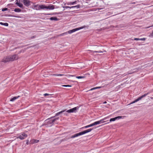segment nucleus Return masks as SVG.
I'll return each instance as SVG.
<instances>
[{"instance_id":"nucleus-13","label":"nucleus","mask_w":153,"mask_h":153,"mask_svg":"<svg viewBox=\"0 0 153 153\" xmlns=\"http://www.w3.org/2000/svg\"><path fill=\"white\" fill-rule=\"evenodd\" d=\"M49 19L51 21H57L59 20L56 17H51Z\"/></svg>"},{"instance_id":"nucleus-45","label":"nucleus","mask_w":153,"mask_h":153,"mask_svg":"<svg viewBox=\"0 0 153 153\" xmlns=\"http://www.w3.org/2000/svg\"><path fill=\"white\" fill-rule=\"evenodd\" d=\"M71 82H76V81H73L72 80H71Z\"/></svg>"},{"instance_id":"nucleus-31","label":"nucleus","mask_w":153,"mask_h":153,"mask_svg":"<svg viewBox=\"0 0 153 153\" xmlns=\"http://www.w3.org/2000/svg\"><path fill=\"white\" fill-rule=\"evenodd\" d=\"M76 78L78 79H83L85 78L84 76H76Z\"/></svg>"},{"instance_id":"nucleus-15","label":"nucleus","mask_w":153,"mask_h":153,"mask_svg":"<svg viewBox=\"0 0 153 153\" xmlns=\"http://www.w3.org/2000/svg\"><path fill=\"white\" fill-rule=\"evenodd\" d=\"M77 2L76 1H74L73 2H69L67 3V4L68 5H73L76 4L77 3Z\"/></svg>"},{"instance_id":"nucleus-11","label":"nucleus","mask_w":153,"mask_h":153,"mask_svg":"<svg viewBox=\"0 0 153 153\" xmlns=\"http://www.w3.org/2000/svg\"><path fill=\"white\" fill-rule=\"evenodd\" d=\"M54 5L52 4H49L48 6H47L46 9H49V10H53L54 9Z\"/></svg>"},{"instance_id":"nucleus-33","label":"nucleus","mask_w":153,"mask_h":153,"mask_svg":"<svg viewBox=\"0 0 153 153\" xmlns=\"http://www.w3.org/2000/svg\"><path fill=\"white\" fill-rule=\"evenodd\" d=\"M62 86L64 87H71L72 86L69 85H62Z\"/></svg>"},{"instance_id":"nucleus-30","label":"nucleus","mask_w":153,"mask_h":153,"mask_svg":"<svg viewBox=\"0 0 153 153\" xmlns=\"http://www.w3.org/2000/svg\"><path fill=\"white\" fill-rule=\"evenodd\" d=\"M67 34H68L67 32H65V33H64L61 34H60L59 35V36H63L65 35H66Z\"/></svg>"},{"instance_id":"nucleus-6","label":"nucleus","mask_w":153,"mask_h":153,"mask_svg":"<svg viewBox=\"0 0 153 153\" xmlns=\"http://www.w3.org/2000/svg\"><path fill=\"white\" fill-rule=\"evenodd\" d=\"M11 57V61H13L15 60H16L19 58V56L17 54H15L13 55L10 56Z\"/></svg>"},{"instance_id":"nucleus-25","label":"nucleus","mask_w":153,"mask_h":153,"mask_svg":"<svg viewBox=\"0 0 153 153\" xmlns=\"http://www.w3.org/2000/svg\"><path fill=\"white\" fill-rule=\"evenodd\" d=\"M106 119V118H104L103 119H102L100 120H99L100 122V123L101 124L105 123V121H104V120Z\"/></svg>"},{"instance_id":"nucleus-5","label":"nucleus","mask_w":153,"mask_h":153,"mask_svg":"<svg viewBox=\"0 0 153 153\" xmlns=\"http://www.w3.org/2000/svg\"><path fill=\"white\" fill-rule=\"evenodd\" d=\"M27 135L24 133H22L21 135H19L17 137V138H19L21 140H23L27 137Z\"/></svg>"},{"instance_id":"nucleus-27","label":"nucleus","mask_w":153,"mask_h":153,"mask_svg":"<svg viewBox=\"0 0 153 153\" xmlns=\"http://www.w3.org/2000/svg\"><path fill=\"white\" fill-rule=\"evenodd\" d=\"M101 87H94V88H91L90 90L92 91V90L96 89H97L100 88H101Z\"/></svg>"},{"instance_id":"nucleus-49","label":"nucleus","mask_w":153,"mask_h":153,"mask_svg":"<svg viewBox=\"0 0 153 153\" xmlns=\"http://www.w3.org/2000/svg\"><path fill=\"white\" fill-rule=\"evenodd\" d=\"M153 64V62H152Z\"/></svg>"},{"instance_id":"nucleus-14","label":"nucleus","mask_w":153,"mask_h":153,"mask_svg":"<svg viewBox=\"0 0 153 153\" xmlns=\"http://www.w3.org/2000/svg\"><path fill=\"white\" fill-rule=\"evenodd\" d=\"M20 97V96H17L14 97H13L11 98L10 101L13 102L19 98Z\"/></svg>"},{"instance_id":"nucleus-20","label":"nucleus","mask_w":153,"mask_h":153,"mask_svg":"<svg viewBox=\"0 0 153 153\" xmlns=\"http://www.w3.org/2000/svg\"><path fill=\"white\" fill-rule=\"evenodd\" d=\"M91 51L93 53H103V52H106V51L105 50H104L103 51Z\"/></svg>"},{"instance_id":"nucleus-19","label":"nucleus","mask_w":153,"mask_h":153,"mask_svg":"<svg viewBox=\"0 0 153 153\" xmlns=\"http://www.w3.org/2000/svg\"><path fill=\"white\" fill-rule=\"evenodd\" d=\"M126 117V116H118L117 117H116L117 120L119 119H124L125 117Z\"/></svg>"},{"instance_id":"nucleus-38","label":"nucleus","mask_w":153,"mask_h":153,"mask_svg":"<svg viewBox=\"0 0 153 153\" xmlns=\"http://www.w3.org/2000/svg\"><path fill=\"white\" fill-rule=\"evenodd\" d=\"M93 129V128H89L87 130H88V132H89L91 131Z\"/></svg>"},{"instance_id":"nucleus-21","label":"nucleus","mask_w":153,"mask_h":153,"mask_svg":"<svg viewBox=\"0 0 153 153\" xmlns=\"http://www.w3.org/2000/svg\"><path fill=\"white\" fill-rule=\"evenodd\" d=\"M52 94H49L47 93H45L44 94V96H48V97H47V98H51V96Z\"/></svg>"},{"instance_id":"nucleus-42","label":"nucleus","mask_w":153,"mask_h":153,"mask_svg":"<svg viewBox=\"0 0 153 153\" xmlns=\"http://www.w3.org/2000/svg\"><path fill=\"white\" fill-rule=\"evenodd\" d=\"M29 140H27V142H26V144H27V145H28L29 144Z\"/></svg>"},{"instance_id":"nucleus-2","label":"nucleus","mask_w":153,"mask_h":153,"mask_svg":"<svg viewBox=\"0 0 153 153\" xmlns=\"http://www.w3.org/2000/svg\"><path fill=\"white\" fill-rule=\"evenodd\" d=\"M148 94H149V93H147V94H144L143 95H142L141 96L138 97L137 99H136L134 100L131 102V103L127 104V105H129L130 104L133 103H135V102H136L139 100H141L144 97H146Z\"/></svg>"},{"instance_id":"nucleus-8","label":"nucleus","mask_w":153,"mask_h":153,"mask_svg":"<svg viewBox=\"0 0 153 153\" xmlns=\"http://www.w3.org/2000/svg\"><path fill=\"white\" fill-rule=\"evenodd\" d=\"M23 3L25 5L28 7L30 5V1L29 0H23Z\"/></svg>"},{"instance_id":"nucleus-7","label":"nucleus","mask_w":153,"mask_h":153,"mask_svg":"<svg viewBox=\"0 0 153 153\" xmlns=\"http://www.w3.org/2000/svg\"><path fill=\"white\" fill-rule=\"evenodd\" d=\"M11 61V57L10 56H7L4 58L2 60V62L4 63H6Z\"/></svg>"},{"instance_id":"nucleus-26","label":"nucleus","mask_w":153,"mask_h":153,"mask_svg":"<svg viewBox=\"0 0 153 153\" xmlns=\"http://www.w3.org/2000/svg\"><path fill=\"white\" fill-rule=\"evenodd\" d=\"M81 132H82V135L85 134L87 133H88L89 132H88V130H87H87H86L83 131Z\"/></svg>"},{"instance_id":"nucleus-10","label":"nucleus","mask_w":153,"mask_h":153,"mask_svg":"<svg viewBox=\"0 0 153 153\" xmlns=\"http://www.w3.org/2000/svg\"><path fill=\"white\" fill-rule=\"evenodd\" d=\"M82 135V132H79L78 133H76V134H74V135H72L71 137V138H74L75 137H78L79 136Z\"/></svg>"},{"instance_id":"nucleus-16","label":"nucleus","mask_w":153,"mask_h":153,"mask_svg":"<svg viewBox=\"0 0 153 153\" xmlns=\"http://www.w3.org/2000/svg\"><path fill=\"white\" fill-rule=\"evenodd\" d=\"M47 6L45 5H40L39 6V9H46Z\"/></svg>"},{"instance_id":"nucleus-44","label":"nucleus","mask_w":153,"mask_h":153,"mask_svg":"<svg viewBox=\"0 0 153 153\" xmlns=\"http://www.w3.org/2000/svg\"><path fill=\"white\" fill-rule=\"evenodd\" d=\"M106 101H105L104 102H103V104H105V103H106Z\"/></svg>"},{"instance_id":"nucleus-36","label":"nucleus","mask_w":153,"mask_h":153,"mask_svg":"<svg viewBox=\"0 0 153 153\" xmlns=\"http://www.w3.org/2000/svg\"><path fill=\"white\" fill-rule=\"evenodd\" d=\"M36 37V36H31L30 37V39H32L34 38H35Z\"/></svg>"},{"instance_id":"nucleus-17","label":"nucleus","mask_w":153,"mask_h":153,"mask_svg":"<svg viewBox=\"0 0 153 153\" xmlns=\"http://www.w3.org/2000/svg\"><path fill=\"white\" fill-rule=\"evenodd\" d=\"M39 140H37L33 139L30 141V142L31 143L33 144L34 143H37L39 142Z\"/></svg>"},{"instance_id":"nucleus-37","label":"nucleus","mask_w":153,"mask_h":153,"mask_svg":"<svg viewBox=\"0 0 153 153\" xmlns=\"http://www.w3.org/2000/svg\"><path fill=\"white\" fill-rule=\"evenodd\" d=\"M146 39L145 38H142L140 39V40L145 41Z\"/></svg>"},{"instance_id":"nucleus-28","label":"nucleus","mask_w":153,"mask_h":153,"mask_svg":"<svg viewBox=\"0 0 153 153\" xmlns=\"http://www.w3.org/2000/svg\"><path fill=\"white\" fill-rule=\"evenodd\" d=\"M94 126L100 124L99 121H98L93 123Z\"/></svg>"},{"instance_id":"nucleus-3","label":"nucleus","mask_w":153,"mask_h":153,"mask_svg":"<svg viewBox=\"0 0 153 153\" xmlns=\"http://www.w3.org/2000/svg\"><path fill=\"white\" fill-rule=\"evenodd\" d=\"M86 27V26H83L80 27L78 28H75L73 29H72L71 30H69L67 32L68 34H71L72 33L76 31H77V30H81V29H83L84 28Z\"/></svg>"},{"instance_id":"nucleus-4","label":"nucleus","mask_w":153,"mask_h":153,"mask_svg":"<svg viewBox=\"0 0 153 153\" xmlns=\"http://www.w3.org/2000/svg\"><path fill=\"white\" fill-rule=\"evenodd\" d=\"M79 107L78 106L72 108L66 111V112L69 113L76 112V111L78 110Z\"/></svg>"},{"instance_id":"nucleus-12","label":"nucleus","mask_w":153,"mask_h":153,"mask_svg":"<svg viewBox=\"0 0 153 153\" xmlns=\"http://www.w3.org/2000/svg\"><path fill=\"white\" fill-rule=\"evenodd\" d=\"M93 126H94V123H91L89 125L84 126V127L82 128H81L82 129L87 128H88Z\"/></svg>"},{"instance_id":"nucleus-46","label":"nucleus","mask_w":153,"mask_h":153,"mask_svg":"<svg viewBox=\"0 0 153 153\" xmlns=\"http://www.w3.org/2000/svg\"><path fill=\"white\" fill-rule=\"evenodd\" d=\"M151 27H153V25L152 26H151Z\"/></svg>"},{"instance_id":"nucleus-39","label":"nucleus","mask_w":153,"mask_h":153,"mask_svg":"<svg viewBox=\"0 0 153 153\" xmlns=\"http://www.w3.org/2000/svg\"><path fill=\"white\" fill-rule=\"evenodd\" d=\"M67 112H66V111L65 112L63 113L64 115H67Z\"/></svg>"},{"instance_id":"nucleus-24","label":"nucleus","mask_w":153,"mask_h":153,"mask_svg":"<svg viewBox=\"0 0 153 153\" xmlns=\"http://www.w3.org/2000/svg\"><path fill=\"white\" fill-rule=\"evenodd\" d=\"M0 24L1 25H4L6 26H8V24L6 22L4 23L3 22H0Z\"/></svg>"},{"instance_id":"nucleus-32","label":"nucleus","mask_w":153,"mask_h":153,"mask_svg":"<svg viewBox=\"0 0 153 153\" xmlns=\"http://www.w3.org/2000/svg\"><path fill=\"white\" fill-rule=\"evenodd\" d=\"M116 120H117L116 119V117H115L114 118H111L110 120V122H111V121H115Z\"/></svg>"},{"instance_id":"nucleus-22","label":"nucleus","mask_w":153,"mask_h":153,"mask_svg":"<svg viewBox=\"0 0 153 153\" xmlns=\"http://www.w3.org/2000/svg\"><path fill=\"white\" fill-rule=\"evenodd\" d=\"M21 10L19 8H16L14 10V11L16 12H20L21 11Z\"/></svg>"},{"instance_id":"nucleus-48","label":"nucleus","mask_w":153,"mask_h":153,"mask_svg":"<svg viewBox=\"0 0 153 153\" xmlns=\"http://www.w3.org/2000/svg\"><path fill=\"white\" fill-rule=\"evenodd\" d=\"M48 15H50V14H48Z\"/></svg>"},{"instance_id":"nucleus-41","label":"nucleus","mask_w":153,"mask_h":153,"mask_svg":"<svg viewBox=\"0 0 153 153\" xmlns=\"http://www.w3.org/2000/svg\"><path fill=\"white\" fill-rule=\"evenodd\" d=\"M59 14V13H55L53 14H55V15H57Z\"/></svg>"},{"instance_id":"nucleus-1","label":"nucleus","mask_w":153,"mask_h":153,"mask_svg":"<svg viewBox=\"0 0 153 153\" xmlns=\"http://www.w3.org/2000/svg\"><path fill=\"white\" fill-rule=\"evenodd\" d=\"M54 117V116L52 117L45 121L44 124L47 127L51 126L55 121L59 119V117L55 118L53 119H51Z\"/></svg>"},{"instance_id":"nucleus-34","label":"nucleus","mask_w":153,"mask_h":153,"mask_svg":"<svg viewBox=\"0 0 153 153\" xmlns=\"http://www.w3.org/2000/svg\"><path fill=\"white\" fill-rule=\"evenodd\" d=\"M8 10V9L7 8H3V9H2V11H5Z\"/></svg>"},{"instance_id":"nucleus-43","label":"nucleus","mask_w":153,"mask_h":153,"mask_svg":"<svg viewBox=\"0 0 153 153\" xmlns=\"http://www.w3.org/2000/svg\"><path fill=\"white\" fill-rule=\"evenodd\" d=\"M9 16L14 17H18V18L19 17H17V16Z\"/></svg>"},{"instance_id":"nucleus-23","label":"nucleus","mask_w":153,"mask_h":153,"mask_svg":"<svg viewBox=\"0 0 153 153\" xmlns=\"http://www.w3.org/2000/svg\"><path fill=\"white\" fill-rule=\"evenodd\" d=\"M65 110H64L61 111L60 112H59L56 113V114L55 116H58V115H59V114H62V113H63V112H65Z\"/></svg>"},{"instance_id":"nucleus-9","label":"nucleus","mask_w":153,"mask_h":153,"mask_svg":"<svg viewBox=\"0 0 153 153\" xmlns=\"http://www.w3.org/2000/svg\"><path fill=\"white\" fill-rule=\"evenodd\" d=\"M75 7L77 9H79V8H80V5L78 4L77 5H76V6H71V7L67 6L63 7V8H65L66 9L68 8L71 9V8H75Z\"/></svg>"},{"instance_id":"nucleus-40","label":"nucleus","mask_w":153,"mask_h":153,"mask_svg":"<svg viewBox=\"0 0 153 153\" xmlns=\"http://www.w3.org/2000/svg\"><path fill=\"white\" fill-rule=\"evenodd\" d=\"M150 35L151 36L153 37V30L152 31V33H151Z\"/></svg>"},{"instance_id":"nucleus-18","label":"nucleus","mask_w":153,"mask_h":153,"mask_svg":"<svg viewBox=\"0 0 153 153\" xmlns=\"http://www.w3.org/2000/svg\"><path fill=\"white\" fill-rule=\"evenodd\" d=\"M16 4L20 7L23 8V5L22 3H20L18 2H16Z\"/></svg>"},{"instance_id":"nucleus-29","label":"nucleus","mask_w":153,"mask_h":153,"mask_svg":"<svg viewBox=\"0 0 153 153\" xmlns=\"http://www.w3.org/2000/svg\"><path fill=\"white\" fill-rule=\"evenodd\" d=\"M54 76H62L64 75V74H53V75Z\"/></svg>"},{"instance_id":"nucleus-35","label":"nucleus","mask_w":153,"mask_h":153,"mask_svg":"<svg viewBox=\"0 0 153 153\" xmlns=\"http://www.w3.org/2000/svg\"><path fill=\"white\" fill-rule=\"evenodd\" d=\"M132 40H136V41H138L140 40V38H135L134 39H132Z\"/></svg>"},{"instance_id":"nucleus-47","label":"nucleus","mask_w":153,"mask_h":153,"mask_svg":"<svg viewBox=\"0 0 153 153\" xmlns=\"http://www.w3.org/2000/svg\"><path fill=\"white\" fill-rule=\"evenodd\" d=\"M16 1L17 2H18V0H16Z\"/></svg>"}]
</instances>
